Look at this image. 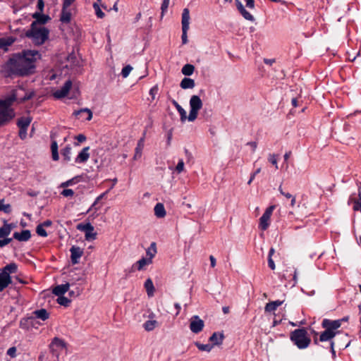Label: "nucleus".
<instances>
[{"instance_id":"nucleus-1","label":"nucleus","mask_w":361,"mask_h":361,"mask_svg":"<svg viewBox=\"0 0 361 361\" xmlns=\"http://www.w3.org/2000/svg\"><path fill=\"white\" fill-rule=\"evenodd\" d=\"M41 58V54L35 50H23L13 54L3 65L2 73L6 77H25L35 72V63Z\"/></svg>"},{"instance_id":"nucleus-2","label":"nucleus","mask_w":361,"mask_h":361,"mask_svg":"<svg viewBox=\"0 0 361 361\" xmlns=\"http://www.w3.org/2000/svg\"><path fill=\"white\" fill-rule=\"evenodd\" d=\"M49 30L45 27L35 26L32 23L30 28L25 33V36L30 39L36 45H42L49 38Z\"/></svg>"},{"instance_id":"nucleus-3","label":"nucleus","mask_w":361,"mask_h":361,"mask_svg":"<svg viewBox=\"0 0 361 361\" xmlns=\"http://www.w3.org/2000/svg\"><path fill=\"white\" fill-rule=\"evenodd\" d=\"M16 99L17 94L13 93L5 99H0V126L5 125L14 117L13 110L10 106Z\"/></svg>"},{"instance_id":"nucleus-4","label":"nucleus","mask_w":361,"mask_h":361,"mask_svg":"<svg viewBox=\"0 0 361 361\" xmlns=\"http://www.w3.org/2000/svg\"><path fill=\"white\" fill-rule=\"evenodd\" d=\"M290 338L299 349L307 348L311 342V339L307 334V331L305 328L295 329L290 333Z\"/></svg>"},{"instance_id":"nucleus-5","label":"nucleus","mask_w":361,"mask_h":361,"mask_svg":"<svg viewBox=\"0 0 361 361\" xmlns=\"http://www.w3.org/2000/svg\"><path fill=\"white\" fill-rule=\"evenodd\" d=\"M182 43L183 44H185L188 43V35L187 32L189 30V25H190V11L189 9L185 8L183 11L182 13Z\"/></svg>"},{"instance_id":"nucleus-6","label":"nucleus","mask_w":361,"mask_h":361,"mask_svg":"<svg viewBox=\"0 0 361 361\" xmlns=\"http://www.w3.org/2000/svg\"><path fill=\"white\" fill-rule=\"evenodd\" d=\"M77 228L85 233V237L86 240H93L96 238L97 233L94 231V226L90 223L79 224Z\"/></svg>"},{"instance_id":"nucleus-7","label":"nucleus","mask_w":361,"mask_h":361,"mask_svg":"<svg viewBox=\"0 0 361 361\" xmlns=\"http://www.w3.org/2000/svg\"><path fill=\"white\" fill-rule=\"evenodd\" d=\"M204 326V321L197 315L192 316L190 319V329L194 334L201 332Z\"/></svg>"},{"instance_id":"nucleus-8","label":"nucleus","mask_w":361,"mask_h":361,"mask_svg":"<svg viewBox=\"0 0 361 361\" xmlns=\"http://www.w3.org/2000/svg\"><path fill=\"white\" fill-rule=\"evenodd\" d=\"M275 208L274 205L269 207L262 214V216L259 219V228L262 231H265L268 228L269 226V221L272 212Z\"/></svg>"},{"instance_id":"nucleus-9","label":"nucleus","mask_w":361,"mask_h":361,"mask_svg":"<svg viewBox=\"0 0 361 361\" xmlns=\"http://www.w3.org/2000/svg\"><path fill=\"white\" fill-rule=\"evenodd\" d=\"M71 4L63 3L62 4V9L60 15V21L62 23L68 24L71 20V13L68 8Z\"/></svg>"},{"instance_id":"nucleus-10","label":"nucleus","mask_w":361,"mask_h":361,"mask_svg":"<svg viewBox=\"0 0 361 361\" xmlns=\"http://www.w3.org/2000/svg\"><path fill=\"white\" fill-rule=\"evenodd\" d=\"M341 325V320H330L329 319H323L322 326L323 328L329 330L331 332L338 329Z\"/></svg>"},{"instance_id":"nucleus-11","label":"nucleus","mask_w":361,"mask_h":361,"mask_svg":"<svg viewBox=\"0 0 361 361\" xmlns=\"http://www.w3.org/2000/svg\"><path fill=\"white\" fill-rule=\"evenodd\" d=\"M71 87H72L71 80H68L66 81L64 85L59 90H57L56 91L54 92V97L56 99L63 98L64 97H66L67 95V94L68 93Z\"/></svg>"},{"instance_id":"nucleus-12","label":"nucleus","mask_w":361,"mask_h":361,"mask_svg":"<svg viewBox=\"0 0 361 361\" xmlns=\"http://www.w3.org/2000/svg\"><path fill=\"white\" fill-rule=\"evenodd\" d=\"M32 17L35 19L32 22L35 23V26L45 25L51 20V18L48 15L44 14L43 12H35L32 15Z\"/></svg>"},{"instance_id":"nucleus-13","label":"nucleus","mask_w":361,"mask_h":361,"mask_svg":"<svg viewBox=\"0 0 361 361\" xmlns=\"http://www.w3.org/2000/svg\"><path fill=\"white\" fill-rule=\"evenodd\" d=\"M71 259L73 264H76L79 262V259L83 255V250L78 246H72L70 249Z\"/></svg>"},{"instance_id":"nucleus-14","label":"nucleus","mask_w":361,"mask_h":361,"mask_svg":"<svg viewBox=\"0 0 361 361\" xmlns=\"http://www.w3.org/2000/svg\"><path fill=\"white\" fill-rule=\"evenodd\" d=\"M12 283V279L8 274L0 273V292L4 290Z\"/></svg>"},{"instance_id":"nucleus-15","label":"nucleus","mask_w":361,"mask_h":361,"mask_svg":"<svg viewBox=\"0 0 361 361\" xmlns=\"http://www.w3.org/2000/svg\"><path fill=\"white\" fill-rule=\"evenodd\" d=\"M31 238V232L30 230H23L20 233L15 232L13 238L20 242H25Z\"/></svg>"},{"instance_id":"nucleus-16","label":"nucleus","mask_w":361,"mask_h":361,"mask_svg":"<svg viewBox=\"0 0 361 361\" xmlns=\"http://www.w3.org/2000/svg\"><path fill=\"white\" fill-rule=\"evenodd\" d=\"M35 317L33 316L24 317L20 321V327L25 330H29L35 326Z\"/></svg>"},{"instance_id":"nucleus-17","label":"nucleus","mask_w":361,"mask_h":361,"mask_svg":"<svg viewBox=\"0 0 361 361\" xmlns=\"http://www.w3.org/2000/svg\"><path fill=\"white\" fill-rule=\"evenodd\" d=\"M70 286V283H66L65 284L58 285L53 288L52 293L58 297L63 295V294H65L68 290Z\"/></svg>"},{"instance_id":"nucleus-18","label":"nucleus","mask_w":361,"mask_h":361,"mask_svg":"<svg viewBox=\"0 0 361 361\" xmlns=\"http://www.w3.org/2000/svg\"><path fill=\"white\" fill-rule=\"evenodd\" d=\"M146 135V131L144 132L143 136L138 140L137 147L135 148V154L133 157L134 160H137L140 159L142 156V152L144 148V142H145V137Z\"/></svg>"},{"instance_id":"nucleus-19","label":"nucleus","mask_w":361,"mask_h":361,"mask_svg":"<svg viewBox=\"0 0 361 361\" xmlns=\"http://www.w3.org/2000/svg\"><path fill=\"white\" fill-rule=\"evenodd\" d=\"M190 109L200 111L202 107V102L199 96L192 95L190 99Z\"/></svg>"},{"instance_id":"nucleus-20","label":"nucleus","mask_w":361,"mask_h":361,"mask_svg":"<svg viewBox=\"0 0 361 361\" xmlns=\"http://www.w3.org/2000/svg\"><path fill=\"white\" fill-rule=\"evenodd\" d=\"M224 339V335L223 333L214 332L209 338V341L212 343L213 347L214 345H221Z\"/></svg>"},{"instance_id":"nucleus-21","label":"nucleus","mask_w":361,"mask_h":361,"mask_svg":"<svg viewBox=\"0 0 361 361\" xmlns=\"http://www.w3.org/2000/svg\"><path fill=\"white\" fill-rule=\"evenodd\" d=\"M90 149V147H84L82 151L78 154V157L75 159V162L77 163H84L86 162L89 157L90 154L88 151Z\"/></svg>"},{"instance_id":"nucleus-22","label":"nucleus","mask_w":361,"mask_h":361,"mask_svg":"<svg viewBox=\"0 0 361 361\" xmlns=\"http://www.w3.org/2000/svg\"><path fill=\"white\" fill-rule=\"evenodd\" d=\"M32 314L35 316V319L37 318L42 319V321H46L49 317V313L46 309L44 308L35 310Z\"/></svg>"},{"instance_id":"nucleus-23","label":"nucleus","mask_w":361,"mask_h":361,"mask_svg":"<svg viewBox=\"0 0 361 361\" xmlns=\"http://www.w3.org/2000/svg\"><path fill=\"white\" fill-rule=\"evenodd\" d=\"M54 346H56V347L61 348H66V343L63 340H62L58 337H54L53 338L51 343L49 345V349L51 352H54Z\"/></svg>"},{"instance_id":"nucleus-24","label":"nucleus","mask_w":361,"mask_h":361,"mask_svg":"<svg viewBox=\"0 0 361 361\" xmlns=\"http://www.w3.org/2000/svg\"><path fill=\"white\" fill-rule=\"evenodd\" d=\"M180 86L182 89H192L195 86V82L193 79L190 78H184L180 84Z\"/></svg>"},{"instance_id":"nucleus-25","label":"nucleus","mask_w":361,"mask_h":361,"mask_svg":"<svg viewBox=\"0 0 361 361\" xmlns=\"http://www.w3.org/2000/svg\"><path fill=\"white\" fill-rule=\"evenodd\" d=\"M154 210L155 216L158 218H163L166 216V210L162 203H157Z\"/></svg>"},{"instance_id":"nucleus-26","label":"nucleus","mask_w":361,"mask_h":361,"mask_svg":"<svg viewBox=\"0 0 361 361\" xmlns=\"http://www.w3.org/2000/svg\"><path fill=\"white\" fill-rule=\"evenodd\" d=\"M336 336V332H331L328 329H325L319 336V341L321 342H324L327 341L331 340Z\"/></svg>"},{"instance_id":"nucleus-27","label":"nucleus","mask_w":361,"mask_h":361,"mask_svg":"<svg viewBox=\"0 0 361 361\" xmlns=\"http://www.w3.org/2000/svg\"><path fill=\"white\" fill-rule=\"evenodd\" d=\"M31 121V117H20L18 119L17 126L19 128H27Z\"/></svg>"},{"instance_id":"nucleus-28","label":"nucleus","mask_w":361,"mask_h":361,"mask_svg":"<svg viewBox=\"0 0 361 361\" xmlns=\"http://www.w3.org/2000/svg\"><path fill=\"white\" fill-rule=\"evenodd\" d=\"M4 226L0 228V238H6L11 233V224H7V221L5 220L4 221Z\"/></svg>"},{"instance_id":"nucleus-29","label":"nucleus","mask_w":361,"mask_h":361,"mask_svg":"<svg viewBox=\"0 0 361 361\" xmlns=\"http://www.w3.org/2000/svg\"><path fill=\"white\" fill-rule=\"evenodd\" d=\"M283 303V301L281 300H275L273 302H268L265 306V311L266 312H274L275 311L278 307L281 305Z\"/></svg>"},{"instance_id":"nucleus-30","label":"nucleus","mask_w":361,"mask_h":361,"mask_svg":"<svg viewBox=\"0 0 361 361\" xmlns=\"http://www.w3.org/2000/svg\"><path fill=\"white\" fill-rule=\"evenodd\" d=\"M171 102L173 104V106L176 107L177 111L179 112L180 116V121L182 122H184L187 119L186 111L184 110L183 108H182V106L175 99H173L171 101Z\"/></svg>"},{"instance_id":"nucleus-31","label":"nucleus","mask_w":361,"mask_h":361,"mask_svg":"<svg viewBox=\"0 0 361 361\" xmlns=\"http://www.w3.org/2000/svg\"><path fill=\"white\" fill-rule=\"evenodd\" d=\"M85 113H87V117L85 118V120L87 121H90L92 118V111L88 109V108H84V109H79V110H77V111H75L73 112V115L76 117L79 116H82L83 114Z\"/></svg>"},{"instance_id":"nucleus-32","label":"nucleus","mask_w":361,"mask_h":361,"mask_svg":"<svg viewBox=\"0 0 361 361\" xmlns=\"http://www.w3.org/2000/svg\"><path fill=\"white\" fill-rule=\"evenodd\" d=\"M15 42V39L12 37L6 38H0V49H7V47L11 46Z\"/></svg>"},{"instance_id":"nucleus-33","label":"nucleus","mask_w":361,"mask_h":361,"mask_svg":"<svg viewBox=\"0 0 361 361\" xmlns=\"http://www.w3.org/2000/svg\"><path fill=\"white\" fill-rule=\"evenodd\" d=\"M17 270H18L17 264L14 262H12V263L7 264L6 266H5L3 268L1 272L8 274V275H10V274L16 273Z\"/></svg>"},{"instance_id":"nucleus-34","label":"nucleus","mask_w":361,"mask_h":361,"mask_svg":"<svg viewBox=\"0 0 361 361\" xmlns=\"http://www.w3.org/2000/svg\"><path fill=\"white\" fill-rule=\"evenodd\" d=\"M13 93H16L17 94V99L16 100H19L20 102H25L27 100L32 99L35 96V92L31 91L30 92H26L24 96L21 97H18V92L16 90L13 91Z\"/></svg>"},{"instance_id":"nucleus-35","label":"nucleus","mask_w":361,"mask_h":361,"mask_svg":"<svg viewBox=\"0 0 361 361\" xmlns=\"http://www.w3.org/2000/svg\"><path fill=\"white\" fill-rule=\"evenodd\" d=\"M85 274H81V275H78L77 274L74 273L73 271H71L70 274L71 276V281H72V285L74 284L76 282H85V279L84 277Z\"/></svg>"},{"instance_id":"nucleus-36","label":"nucleus","mask_w":361,"mask_h":361,"mask_svg":"<svg viewBox=\"0 0 361 361\" xmlns=\"http://www.w3.org/2000/svg\"><path fill=\"white\" fill-rule=\"evenodd\" d=\"M145 288H146L147 295L149 296H152L154 294V287L153 285V282L151 279H147L145 282Z\"/></svg>"},{"instance_id":"nucleus-37","label":"nucleus","mask_w":361,"mask_h":361,"mask_svg":"<svg viewBox=\"0 0 361 361\" xmlns=\"http://www.w3.org/2000/svg\"><path fill=\"white\" fill-rule=\"evenodd\" d=\"M358 196V198H350V200L353 202V208L355 211H361V192H359Z\"/></svg>"},{"instance_id":"nucleus-38","label":"nucleus","mask_w":361,"mask_h":361,"mask_svg":"<svg viewBox=\"0 0 361 361\" xmlns=\"http://www.w3.org/2000/svg\"><path fill=\"white\" fill-rule=\"evenodd\" d=\"M194 71H195V66L192 64L188 63V64H185L182 68L181 72L183 75H185L186 76H190L193 73Z\"/></svg>"},{"instance_id":"nucleus-39","label":"nucleus","mask_w":361,"mask_h":361,"mask_svg":"<svg viewBox=\"0 0 361 361\" xmlns=\"http://www.w3.org/2000/svg\"><path fill=\"white\" fill-rule=\"evenodd\" d=\"M146 253L148 259L152 260L157 253L156 243L153 242L151 243L150 247L147 250Z\"/></svg>"},{"instance_id":"nucleus-40","label":"nucleus","mask_w":361,"mask_h":361,"mask_svg":"<svg viewBox=\"0 0 361 361\" xmlns=\"http://www.w3.org/2000/svg\"><path fill=\"white\" fill-rule=\"evenodd\" d=\"M81 178H82L81 176H75L74 178H73L66 182L62 183L61 184V188H66L69 185H72L73 184L77 183L80 180Z\"/></svg>"},{"instance_id":"nucleus-41","label":"nucleus","mask_w":361,"mask_h":361,"mask_svg":"<svg viewBox=\"0 0 361 361\" xmlns=\"http://www.w3.org/2000/svg\"><path fill=\"white\" fill-rule=\"evenodd\" d=\"M235 4L238 10L242 14V16L246 19L248 20V12L245 10L242 3L239 0H235Z\"/></svg>"},{"instance_id":"nucleus-42","label":"nucleus","mask_w":361,"mask_h":361,"mask_svg":"<svg viewBox=\"0 0 361 361\" xmlns=\"http://www.w3.org/2000/svg\"><path fill=\"white\" fill-rule=\"evenodd\" d=\"M195 345L201 351L210 352L213 348V345L211 344H202L199 342H195Z\"/></svg>"},{"instance_id":"nucleus-43","label":"nucleus","mask_w":361,"mask_h":361,"mask_svg":"<svg viewBox=\"0 0 361 361\" xmlns=\"http://www.w3.org/2000/svg\"><path fill=\"white\" fill-rule=\"evenodd\" d=\"M157 325L156 320H148L144 324V328L146 331H152Z\"/></svg>"},{"instance_id":"nucleus-44","label":"nucleus","mask_w":361,"mask_h":361,"mask_svg":"<svg viewBox=\"0 0 361 361\" xmlns=\"http://www.w3.org/2000/svg\"><path fill=\"white\" fill-rule=\"evenodd\" d=\"M56 300L59 305H63L64 307H68L71 302V300L70 299L63 295L59 296Z\"/></svg>"},{"instance_id":"nucleus-45","label":"nucleus","mask_w":361,"mask_h":361,"mask_svg":"<svg viewBox=\"0 0 361 361\" xmlns=\"http://www.w3.org/2000/svg\"><path fill=\"white\" fill-rule=\"evenodd\" d=\"M152 262V260H151L150 259H147V258H145V257H142V259H140V260H138L137 262V264L138 265L137 267V269L138 270H141L142 269L143 267L147 265V264H149Z\"/></svg>"},{"instance_id":"nucleus-46","label":"nucleus","mask_w":361,"mask_h":361,"mask_svg":"<svg viewBox=\"0 0 361 361\" xmlns=\"http://www.w3.org/2000/svg\"><path fill=\"white\" fill-rule=\"evenodd\" d=\"M71 147L69 145L62 149L61 154L63 157V159L67 161L71 160Z\"/></svg>"},{"instance_id":"nucleus-47","label":"nucleus","mask_w":361,"mask_h":361,"mask_svg":"<svg viewBox=\"0 0 361 361\" xmlns=\"http://www.w3.org/2000/svg\"><path fill=\"white\" fill-rule=\"evenodd\" d=\"M93 8H94L97 16L99 18H103L105 16L104 13L101 10L99 5L98 3L93 4Z\"/></svg>"},{"instance_id":"nucleus-48","label":"nucleus","mask_w":361,"mask_h":361,"mask_svg":"<svg viewBox=\"0 0 361 361\" xmlns=\"http://www.w3.org/2000/svg\"><path fill=\"white\" fill-rule=\"evenodd\" d=\"M36 233H37L38 235L42 236V237H47L48 235L47 232L44 228L43 225H42V224H39L37 226Z\"/></svg>"},{"instance_id":"nucleus-49","label":"nucleus","mask_w":361,"mask_h":361,"mask_svg":"<svg viewBox=\"0 0 361 361\" xmlns=\"http://www.w3.org/2000/svg\"><path fill=\"white\" fill-rule=\"evenodd\" d=\"M198 111H199L197 110L190 109V114L189 116L187 117V119L189 121H194L197 117Z\"/></svg>"},{"instance_id":"nucleus-50","label":"nucleus","mask_w":361,"mask_h":361,"mask_svg":"<svg viewBox=\"0 0 361 361\" xmlns=\"http://www.w3.org/2000/svg\"><path fill=\"white\" fill-rule=\"evenodd\" d=\"M133 70V67L130 65H127L123 68L121 75L123 78H127L130 71Z\"/></svg>"},{"instance_id":"nucleus-51","label":"nucleus","mask_w":361,"mask_h":361,"mask_svg":"<svg viewBox=\"0 0 361 361\" xmlns=\"http://www.w3.org/2000/svg\"><path fill=\"white\" fill-rule=\"evenodd\" d=\"M67 60L73 66H78L79 65V61L78 60V59H76V56H75V54H70L68 56Z\"/></svg>"},{"instance_id":"nucleus-52","label":"nucleus","mask_w":361,"mask_h":361,"mask_svg":"<svg viewBox=\"0 0 361 361\" xmlns=\"http://www.w3.org/2000/svg\"><path fill=\"white\" fill-rule=\"evenodd\" d=\"M4 202H1L0 203V211H3L6 214H9L11 212V207L9 204H4Z\"/></svg>"},{"instance_id":"nucleus-53","label":"nucleus","mask_w":361,"mask_h":361,"mask_svg":"<svg viewBox=\"0 0 361 361\" xmlns=\"http://www.w3.org/2000/svg\"><path fill=\"white\" fill-rule=\"evenodd\" d=\"M268 160L273 165L275 166L276 169H278V164H277V155L275 154H270L268 157Z\"/></svg>"},{"instance_id":"nucleus-54","label":"nucleus","mask_w":361,"mask_h":361,"mask_svg":"<svg viewBox=\"0 0 361 361\" xmlns=\"http://www.w3.org/2000/svg\"><path fill=\"white\" fill-rule=\"evenodd\" d=\"M169 5V0H163L161 6L162 16L164 15V12L167 10Z\"/></svg>"},{"instance_id":"nucleus-55","label":"nucleus","mask_w":361,"mask_h":361,"mask_svg":"<svg viewBox=\"0 0 361 361\" xmlns=\"http://www.w3.org/2000/svg\"><path fill=\"white\" fill-rule=\"evenodd\" d=\"M176 170L178 173H181L184 170V162L183 159L179 160L176 166Z\"/></svg>"},{"instance_id":"nucleus-56","label":"nucleus","mask_w":361,"mask_h":361,"mask_svg":"<svg viewBox=\"0 0 361 361\" xmlns=\"http://www.w3.org/2000/svg\"><path fill=\"white\" fill-rule=\"evenodd\" d=\"M27 128H19L18 135L21 140H24L27 137Z\"/></svg>"},{"instance_id":"nucleus-57","label":"nucleus","mask_w":361,"mask_h":361,"mask_svg":"<svg viewBox=\"0 0 361 361\" xmlns=\"http://www.w3.org/2000/svg\"><path fill=\"white\" fill-rule=\"evenodd\" d=\"M44 8V0H37V8L38 9L37 12H43Z\"/></svg>"},{"instance_id":"nucleus-58","label":"nucleus","mask_w":361,"mask_h":361,"mask_svg":"<svg viewBox=\"0 0 361 361\" xmlns=\"http://www.w3.org/2000/svg\"><path fill=\"white\" fill-rule=\"evenodd\" d=\"M61 195L64 197L73 196L74 195V192L72 189H64L61 192Z\"/></svg>"},{"instance_id":"nucleus-59","label":"nucleus","mask_w":361,"mask_h":361,"mask_svg":"<svg viewBox=\"0 0 361 361\" xmlns=\"http://www.w3.org/2000/svg\"><path fill=\"white\" fill-rule=\"evenodd\" d=\"M16 347H11L7 350V355L11 357H15L16 356Z\"/></svg>"},{"instance_id":"nucleus-60","label":"nucleus","mask_w":361,"mask_h":361,"mask_svg":"<svg viewBox=\"0 0 361 361\" xmlns=\"http://www.w3.org/2000/svg\"><path fill=\"white\" fill-rule=\"evenodd\" d=\"M158 92V87L157 86H154L153 87H152L149 90V94L152 96V99L154 100V98H155V95L157 94Z\"/></svg>"},{"instance_id":"nucleus-61","label":"nucleus","mask_w":361,"mask_h":361,"mask_svg":"<svg viewBox=\"0 0 361 361\" xmlns=\"http://www.w3.org/2000/svg\"><path fill=\"white\" fill-rule=\"evenodd\" d=\"M12 241V238L0 239V247H2Z\"/></svg>"},{"instance_id":"nucleus-62","label":"nucleus","mask_w":361,"mask_h":361,"mask_svg":"<svg viewBox=\"0 0 361 361\" xmlns=\"http://www.w3.org/2000/svg\"><path fill=\"white\" fill-rule=\"evenodd\" d=\"M279 190L280 191V193L283 195L285 197H286L287 199H290L293 197V195L289 193V192H284L283 190H282V188L281 186L279 187Z\"/></svg>"},{"instance_id":"nucleus-63","label":"nucleus","mask_w":361,"mask_h":361,"mask_svg":"<svg viewBox=\"0 0 361 361\" xmlns=\"http://www.w3.org/2000/svg\"><path fill=\"white\" fill-rule=\"evenodd\" d=\"M268 266L272 270H274L276 268L274 262L271 257H268Z\"/></svg>"},{"instance_id":"nucleus-64","label":"nucleus","mask_w":361,"mask_h":361,"mask_svg":"<svg viewBox=\"0 0 361 361\" xmlns=\"http://www.w3.org/2000/svg\"><path fill=\"white\" fill-rule=\"evenodd\" d=\"M75 138L78 140V142H82L86 140V136L83 134H79L78 135L75 136Z\"/></svg>"}]
</instances>
